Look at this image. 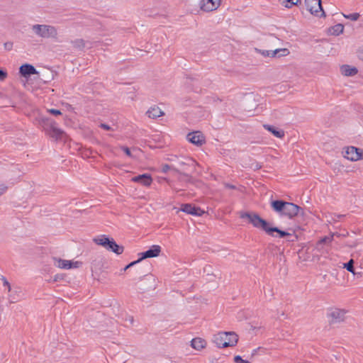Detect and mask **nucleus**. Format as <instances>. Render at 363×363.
<instances>
[{
	"instance_id": "nucleus-1",
	"label": "nucleus",
	"mask_w": 363,
	"mask_h": 363,
	"mask_svg": "<svg viewBox=\"0 0 363 363\" xmlns=\"http://www.w3.org/2000/svg\"><path fill=\"white\" fill-rule=\"evenodd\" d=\"M241 218H247L250 223L255 228L262 229L267 234L274 236V233H277L279 238L291 235L290 233L283 231L277 227H269V223L262 219L258 214L252 212H242L240 215Z\"/></svg>"
},
{
	"instance_id": "nucleus-2",
	"label": "nucleus",
	"mask_w": 363,
	"mask_h": 363,
	"mask_svg": "<svg viewBox=\"0 0 363 363\" xmlns=\"http://www.w3.org/2000/svg\"><path fill=\"white\" fill-rule=\"evenodd\" d=\"M271 206L280 216H286L289 218H293L298 216L301 211L303 212L301 208L296 204L282 200L272 201Z\"/></svg>"
},
{
	"instance_id": "nucleus-3",
	"label": "nucleus",
	"mask_w": 363,
	"mask_h": 363,
	"mask_svg": "<svg viewBox=\"0 0 363 363\" xmlns=\"http://www.w3.org/2000/svg\"><path fill=\"white\" fill-rule=\"evenodd\" d=\"M33 33L38 37L46 39H57L58 37L57 29L48 24H35L32 26Z\"/></svg>"
},
{
	"instance_id": "nucleus-4",
	"label": "nucleus",
	"mask_w": 363,
	"mask_h": 363,
	"mask_svg": "<svg viewBox=\"0 0 363 363\" xmlns=\"http://www.w3.org/2000/svg\"><path fill=\"white\" fill-rule=\"evenodd\" d=\"M238 335L235 333L221 332L213 337V342L218 347H233L238 342Z\"/></svg>"
},
{
	"instance_id": "nucleus-5",
	"label": "nucleus",
	"mask_w": 363,
	"mask_h": 363,
	"mask_svg": "<svg viewBox=\"0 0 363 363\" xmlns=\"http://www.w3.org/2000/svg\"><path fill=\"white\" fill-rule=\"evenodd\" d=\"M93 241L99 245L103 246L106 250L113 252L117 255H121L123 252V247L118 245L113 238L110 239L105 235H100L94 238Z\"/></svg>"
},
{
	"instance_id": "nucleus-6",
	"label": "nucleus",
	"mask_w": 363,
	"mask_h": 363,
	"mask_svg": "<svg viewBox=\"0 0 363 363\" xmlns=\"http://www.w3.org/2000/svg\"><path fill=\"white\" fill-rule=\"evenodd\" d=\"M347 311L338 308H329L327 312V318L330 325H335L343 323L347 318Z\"/></svg>"
},
{
	"instance_id": "nucleus-7",
	"label": "nucleus",
	"mask_w": 363,
	"mask_h": 363,
	"mask_svg": "<svg viewBox=\"0 0 363 363\" xmlns=\"http://www.w3.org/2000/svg\"><path fill=\"white\" fill-rule=\"evenodd\" d=\"M306 9L313 15L325 16L321 5V0H305Z\"/></svg>"
},
{
	"instance_id": "nucleus-8",
	"label": "nucleus",
	"mask_w": 363,
	"mask_h": 363,
	"mask_svg": "<svg viewBox=\"0 0 363 363\" xmlns=\"http://www.w3.org/2000/svg\"><path fill=\"white\" fill-rule=\"evenodd\" d=\"M342 153L344 157L350 161H358L363 159V150L354 146L345 147Z\"/></svg>"
},
{
	"instance_id": "nucleus-9",
	"label": "nucleus",
	"mask_w": 363,
	"mask_h": 363,
	"mask_svg": "<svg viewBox=\"0 0 363 363\" xmlns=\"http://www.w3.org/2000/svg\"><path fill=\"white\" fill-rule=\"evenodd\" d=\"M54 265L60 269H72L78 268L81 266L82 263L79 262H72L69 260L62 259L60 258L54 257Z\"/></svg>"
},
{
	"instance_id": "nucleus-10",
	"label": "nucleus",
	"mask_w": 363,
	"mask_h": 363,
	"mask_svg": "<svg viewBox=\"0 0 363 363\" xmlns=\"http://www.w3.org/2000/svg\"><path fill=\"white\" fill-rule=\"evenodd\" d=\"M186 139L189 142L199 147L201 146L206 143L205 137L203 134L200 131L189 133L186 135Z\"/></svg>"
},
{
	"instance_id": "nucleus-11",
	"label": "nucleus",
	"mask_w": 363,
	"mask_h": 363,
	"mask_svg": "<svg viewBox=\"0 0 363 363\" xmlns=\"http://www.w3.org/2000/svg\"><path fill=\"white\" fill-rule=\"evenodd\" d=\"M256 51L264 57H275L279 56H287L290 52L287 48H276L274 50H261L256 49Z\"/></svg>"
},
{
	"instance_id": "nucleus-12",
	"label": "nucleus",
	"mask_w": 363,
	"mask_h": 363,
	"mask_svg": "<svg viewBox=\"0 0 363 363\" xmlns=\"http://www.w3.org/2000/svg\"><path fill=\"white\" fill-rule=\"evenodd\" d=\"M200 9L206 12L216 10L220 5V0H200Z\"/></svg>"
},
{
	"instance_id": "nucleus-13",
	"label": "nucleus",
	"mask_w": 363,
	"mask_h": 363,
	"mask_svg": "<svg viewBox=\"0 0 363 363\" xmlns=\"http://www.w3.org/2000/svg\"><path fill=\"white\" fill-rule=\"evenodd\" d=\"M160 252L161 247L157 245H154L147 251L139 254V255H140V257L138 259V261L140 262L144 259L158 257Z\"/></svg>"
},
{
	"instance_id": "nucleus-14",
	"label": "nucleus",
	"mask_w": 363,
	"mask_h": 363,
	"mask_svg": "<svg viewBox=\"0 0 363 363\" xmlns=\"http://www.w3.org/2000/svg\"><path fill=\"white\" fill-rule=\"evenodd\" d=\"M11 293L9 295V302L11 303H17L21 300L25 299V294L23 290L20 287H16L11 291Z\"/></svg>"
},
{
	"instance_id": "nucleus-15",
	"label": "nucleus",
	"mask_w": 363,
	"mask_h": 363,
	"mask_svg": "<svg viewBox=\"0 0 363 363\" xmlns=\"http://www.w3.org/2000/svg\"><path fill=\"white\" fill-rule=\"evenodd\" d=\"M181 211L193 216H201L204 213V211H202L200 208L196 207L195 206H193L190 203H185L182 205Z\"/></svg>"
},
{
	"instance_id": "nucleus-16",
	"label": "nucleus",
	"mask_w": 363,
	"mask_h": 363,
	"mask_svg": "<svg viewBox=\"0 0 363 363\" xmlns=\"http://www.w3.org/2000/svg\"><path fill=\"white\" fill-rule=\"evenodd\" d=\"M19 72L23 77L28 78L32 74H38V72L31 65L24 64L19 68Z\"/></svg>"
},
{
	"instance_id": "nucleus-17",
	"label": "nucleus",
	"mask_w": 363,
	"mask_h": 363,
	"mask_svg": "<svg viewBox=\"0 0 363 363\" xmlns=\"http://www.w3.org/2000/svg\"><path fill=\"white\" fill-rule=\"evenodd\" d=\"M47 133L56 140H62L66 136V133L62 130L58 128L55 124L49 129Z\"/></svg>"
},
{
	"instance_id": "nucleus-18",
	"label": "nucleus",
	"mask_w": 363,
	"mask_h": 363,
	"mask_svg": "<svg viewBox=\"0 0 363 363\" xmlns=\"http://www.w3.org/2000/svg\"><path fill=\"white\" fill-rule=\"evenodd\" d=\"M131 180L134 182L140 183L145 186H149L152 182V179L149 174H143L134 177Z\"/></svg>"
},
{
	"instance_id": "nucleus-19",
	"label": "nucleus",
	"mask_w": 363,
	"mask_h": 363,
	"mask_svg": "<svg viewBox=\"0 0 363 363\" xmlns=\"http://www.w3.org/2000/svg\"><path fill=\"white\" fill-rule=\"evenodd\" d=\"M38 122L46 133H48L49 129L55 124V121L45 116L39 117Z\"/></svg>"
},
{
	"instance_id": "nucleus-20",
	"label": "nucleus",
	"mask_w": 363,
	"mask_h": 363,
	"mask_svg": "<svg viewBox=\"0 0 363 363\" xmlns=\"http://www.w3.org/2000/svg\"><path fill=\"white\" fill-rule=\"evenodd\" d=\"M334 234L330 235V236H325L323 238H321L315 245V248L318 251L323 252L325 251L324 245H330L333 240Z\"/></svg>"
},
{
	"instance_id": "nucleus-21",
	"label": "nucleus",
	"mask_w": 363,
	"mask_h": 363,
	"mask_svg": "<svg viewBox=\"0 0 363 363\" xmlns=\"http://www.w3.org/2000/svg\"><path fill=\"white\" fill-rule=\"evenodd\" d=\"M191 346L194 349L199 351L206 347V342L201 337H196L191 341Z\"/></svg>"
},
{
	"instance_id": "nucleus-22",
	"label": "nucleus",
	"mask_w": 363,
	"mask_h": 363,
	"mask_svg": "<svg viewBox=\"0 0 363 363\" xmlns=\"http://www.w3.org/2000/svg\"><path fill=\"white\" fill-rule=\"evenodd\" d=\"M263 127L278 138H282L284 136V131L282 130H278L275 127L267 124H264Z\"/></svg>"
},
{
	"instance_id": "nucleus-23",
	"label": "nucleus",
	"mask_w": 363,
	"mask_h": 363,
	"mask_svg": "<svg viewBox=\"0 0 363 363\" xmlns=\"http://www.w3.org/2000/svg\"><path fill=\"white\" fill-rule=\"evenodd\" d=\"M146 114L150 118H157L164 115V113L159 107L154 106L150 108Z\"/></svg>"
},
{
	"instance_id": "nucleus-24",
	"label": "nucleus",
	"mask_w": 363,
	"mask_h": 363,
	"mask_svg": "<svg viewBox=\"0 0 363 363\" xmlns=\"http://www.w3.org/2000/svg\"><path fill=\"white\" fill-rule=\"evenodd\" d=\"M340 69L342 74L345 76H354L357 73V69L356 67H353L347 65H342Z\"/></svg>"
},
{
	"instance_id": "nucleus-25",
	"label": "nucleus",
	"mask_w": 363,
	"mask_h": 363,
	"mask_svg": "<svg viewBox=\"0 0 363 363\" xmlns=\"http://www.w3.org/2000/svg\"><path fill=\"white\" fill-rule=\"evenodd\" d=\"M344 30V26L341 23L336 24L330 28V33L332 35H338L342 33Z\"/></svg>"
},
{
	"instance_id": "nucleus-26",
	"label": "nucleus",
	"mask_w": 363,
	"mask_h": 363,
	"mask_svg": "<svg viewBox=\"0 0 363 363\" xmlns=\"http://www.w3.org/2000/svg\"><path fill=\"white\" fill-rule=\"evenodd\" d=\"M72 44L74 48L82 50L85 46V43L82 39H76L72 41Z\"/></svg>"
},
{
	"instance_id": "nucleus-27",
	"label": "nucleus",
	"mask_w": 363,
	"mask_h": 363,
	"mask_svg": "<svg viewBox=\"0 0 363 363\" xmlns=\"http://www.w3.org/2000/svg\"><path fill=\"white\" fill-rule=\"evenodd\" d=\"M282 6L286 8H291L294 5H297L300 0H280Z\"/></svg>"
},
{
	"instance_id": "nucleus-28",
	"label": "nucleus",
	"mask_w": 363,
	"mask_h": 363,
	"mask_svg": "<svg viewBox=\"0 0 363 363\" xmlns=\"http://www.w3.org/2000/svg\"><path fill=\"white\" fill-rule=\"evenodd\" d=\"M344 268L352 274L354 273V260L351 259L348 262L344 264Z\"/></svg>"
},
{
	"instance_id": "nucleus-29",
	"label": "nucleus",
	"mask_w": 363,
	"mask_h": 363,
	"mask_svg": "<svg viewBox=\"0 0 363 363\" xmlns=\"http://www.w3.org/2000/svg\"><path fill=\"white\" fill-rule=\"evenodd\" d=\"M346 18L350 19L352 21H357L359 19L360 15L358 13H353L349 15H344Z\"/></svg>"
},
{
	"instance_id": "nucleus-30",
	"label": "nucleus",
	"mask_w": 363,
	"mask_h": 363,
	"mask_svg": "<svg viewBox=\"0 0 363 363\" xmlns=\"http://www.w3.org/2000/svg\"><path fill=\"white\" fill-rule=\"evenodd\" d=\"M234 362L235 363H250L249 361L247 360H245L243 359L239 355H237L234 357Z\"/></svg>"
},
{
	"instance_id": "nucleus-31",
	"label": "nucleus",
	"mask_w": 363,
	"mask_h": 363,
	"mask_svg": "<svg viewBox=\"0 0 363 363\" xmlns=\"http://www.w3.org/2000/svg\"><path fill=\"white\" fill-rule=\"evenodd\" d=\"M1 280L3 281L4 286H6L8 288L9 291H11V287L9 282L7 281V279L4 277H2Z\"/></svg>"
},
{
	"instance_id": "nucleus-32",
	"label": "nucleus",
	"mask_w": 363,
	"mask_h": 363,
	"mask_svg": "<svg viewBox=\"0 0 363 363\" xmlns=\"http://www.w3.org/2000/svg\"><path fill=\"white\" fill-rule=\"evenodd\" d=\"M8 190V186L4 184H0V196L3 195Z\"/></svg>"
},
{
	"instance_id": "nucleus-33",
	"label": "nucleus",
	"mask_w": 363,
	"mask_h": 363,
	"mask_svg": "<svg viewBox=\"0 0 363 363\" xmlns=\"http://www.w3.org/2000/svg\"><path fill=\"white\" fill-rule=\"evenodd\" d=\"M121 150L130 157H133L130 149L127 147H121Z\"/></svg>"
},
{
	"instance_id": "nucleus-34",
	"label": "nucleus",
	"mask_w": 363,
	"mask_h": 363,
	"mask_svg": "<svg viewBox=\"0 0 363 363\" xmlns=\"http://www.w3.org/2000/svg\"><path fill=\"white\" fill-rule=\"evenodd\" d=\"M48 111L49 113H50L51 114H53L55 116H58V115H61L62 113L60 110H57V109H54V108H51V109H48Z\"/></svg>"
},
{
	"instance_id": "nucleus-35",
	"label": "nucleus",
	"mask_w": 363,
	"mask_h": 363,
	"mask_svg": "<svg viewBox=\"0 0 363 363\" xmlns=\"http://www.w3.org/2000/svg\"><path fill=\"white\" fill-rule=\"evenodd\" d=\"M7 77V73L0 69V81H4Z\"/></svg>"
},
{
	"instance_id": "nucleus-36",
	"label": "nucleus",
	"mask_w": 363,
	"mask_h": 363,
	"mask_svg": "<svg viewBox=\"0 0 363 363\" xmlns=\"http://www.w3.org/2000/svg\"><path fill=\"white\" fill-rule=\"evenodd\" d=\"M138 262H140L138 261V260H136V261H134V262H130V264H128L127 266H125V268H123V272L126 271L128 269H129L130 267H131L134 266L135 264H137V263H138Z\"/></svg>"
},
{
	"instance_id": "nucleus-37",
	"label": "nucleus",
	"mask_w": 363,
	"mask_h": 363,
	"mask_svg": "<svg viewBox=\"0 0 363 363\" xmlns=\"http://www.w3.org/2000/svg\"><path fill=\"white\" fill-rule=\"evenodd\" d=\"M169 169H171V167L168 164L162 165V172L163 173H167Z\"/></svg>"
},
{
	"instance_id": "nucleus-38",
	"label": "nucleus",
	"mask_w": 363,
	"mask_h": 363,
	"mask_svg": "<svg viewBox=\"0 0 363 363\" xmlns=\"http://www.w3.org/2000/svg\"><path fill=\"white\" fill-rule=\"evenodd\" d=\"M357 56L360 60H363V47L359 49Z\"/></svg>"
},
{
	"instance_id": "nucleus-39",
	"label": "nucleus",
	"mask_w": 363,
	"mask_h": 363,
	"mask_svg": "<svg viewBox=\"0 0 363 363\" xmlns=\"http://www.w3.org/2000/svg\"><path fill=\"white\" fill-rule=\"evenodd\" d=\"M271 41L274 44V45H278V43L280 42V40L276 37H271Z\"/></svg>"
},
{
	"instance_id": "nucleus-40",
	"label": "nucleus",
	"mask_w": 363,
	"mask_h": 363,
	"mask_svg": "<svg viewBox=\"0 0 363 363\" xmlns=\"http://www.w3.org/2000/svg\"><path fill=\"white\" fill-rule=\"evenodd\" d=\"M100 127L102 128L103 129L106 130H111V128L108 125L105 124V123H101L100 124Z\"/></svg>"
},
{
	"instance_id": "nucleus-41",
	"label": "nucleus",
	"mask_w": 363,
	"mask_h": 363,
	"mask_svg": "<svg viewBox=\"0 0 363 363\" xmlns=\"http://www.w3.org/2000/svg\"><path fill=\"white\" fill-rule=\"evenodd\" d=\"M13 43L11 42H7L4 43V48L7 50H11L12 48Z\"/></svg>"
},
{
	"instance_id": "nucleus-42",
	"label": "nucleus",
	"mask_w": 363,
	"mask_h": 363,
	"mask_svg": "<svg viewBox=\"0 0 363 363\" xmlns=\"http://www.w3.org/2000/svg\"><path fill=\"white\" fill-rule=\"evenodd\" d=\"M224 186H225V188H228V189H236L235 186L230 184H228V183H224Z\"/></svg>"
},
{
	"instance_id": "nucleus-43",
	"label": "nucleus",
	"mask_w": 363,
	"mask_h": 363,
	"mask_svg": "<svg viewBox=\"0 0 363 363\" xmlns=\"http://www.w3.org/2000/svg\"><path fill=\"white\" fill-rule=\"evenodd\" d=\"M62 279V277L61 275L57 274L54 277L53 281H57Z\"/></svg>"
},
{
	"instance_id": "nucleus-44",
	"label": "nucleus",
	"mask_w": 363,
	"mask_h": 363,
	"mask_svg": "<svg viewBox=\"0 0 363 363\" xmlns=\"http://www.w3.org/2000/svg\"><path fill=\"white\" fill-rule=\"evenodd\" d=\"M127 320H128L130 323H133V318L132 316H130V317H128V318H127Z\"/></svg>"
},
{
	"instance_id": "nucleus-45",
	"label": "nucleus",
	"mask_w": 363,
	"mask_h": 363,
	"mask_svg": "<svg viewBox=\"0 0 363 363\" xmlns=\"http://www.w3.org/2000/svg\"><path fill=\"white\" fill-rule=\"evenodd\" d=\"M186 164V162H179V164H180V165H184V164Z\"/></svg>"
},
{
	"instance_id": "nucleus-46",
	"label": "nucleus",
	"mask_w": 363,
	"mask_h": 363,
	"mask_svg": "<svg viewBox=\"0 0 363 363\" xmlns=\"http://www.w3.org/2000/svg\"><path fill=\"white\" fill-rule=\"evenodd\" d=\"M189 162H191L192 164L194 163V161L191 160H189Z\"/></svg>"
}]
</instances>
